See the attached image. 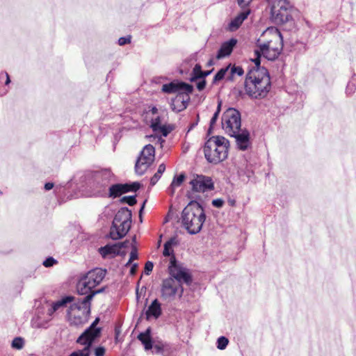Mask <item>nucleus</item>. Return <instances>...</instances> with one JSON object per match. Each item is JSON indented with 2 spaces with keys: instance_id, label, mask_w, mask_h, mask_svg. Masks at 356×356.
I'll list each match as a JSON object with an SVG mask.
<instances>
[{
  "instance_id": "4d7b16f0",
  "label": "nucleus",
  "mask_w": 356,
  "mask_h": 356,
  "mask_svg": "<svg viewBox=\"0 0 356 356\" xmlns=\"http://www.w3.org/2000/svg\"><path fill=\"white\" fill-rule=\"evenodd\" d=\"M209 74H210L209 71H208V72H202V78L208 76Z\"/></svg>"
},
{
  "instance_id": "f3484780",
  "label": "nucleus",
  "mask_w": 356,
  "mask_h": 356,
  "mask_svg": "<svg viewBox=\"0 0 356 356\" xmlns=\"http://www.w3.org/2000/svg\"><path fill=\"white\" fill-rule=\"evenodd\" d=\"M99 253L101 254L102 258H113L117 255H124L125 252H120L118 250V246H117L116 243L115 244H108L104 247H101L98 249Z\"/></svg>"
},
{
  "instance_id": "603ef678",
  "label": "nucleus",
  "mask_w": 356,
  "mask_h": 356,
  "mask_svg": "<svg viewBox=\"0 0 356 356\" xmlns=\"http://www.w3.org/2000/svg\"><path fill=\"white\" fill-rule=\"evenodd\" d=\"M53 187H54L53 183L48 182V183L45 184V185H44V188L46 191H49V190L51 189Z\"/></svg>"
},
{
  "instance_id": "79ce46f5",
  "label": "nucleus",
  "mask_w": 356,
  "mask_h": 356,
  "mask_svg": "<svg viewBox=\"0 0 356 356\" xmlns=\"http://www.w3.org/2000/svg\"><path fill=\"white\" fill-rule=\"evenodd\" d=\"M137 258H138L137 250H136V249L135 248H134L133 250H131V253H130V258H129V261L127 264V266L129 265L133 260H135Z\"/></svg>"
},
{
  "instance_id": "6ab92c4d",
  "label": "nucleus",
  "mask_w": 356,
  "mask_h": 356,
  "mask_svg": "<svg viewBox=\"0 0 356 356\" xmlns=\"http://www.w3.org/2000/svg\"><path fill=\"white\" fill-rule=\"evenodd\" d=\"M151 127L154 131L161 134L164 137L167 136L172 130L168 127L162 124L161 120L159 116L152 120Z\"/></svg>"
},
{
  "instance_id": "0eeeda50",
  "label": "nucleus",
  "mask_w": 356,
  "mask_h": 356,
  "mask_svg": "<svg viewBox=\"0 0 356 356\" xmlns=\"http://www.w3.org/2000/svg\"><path fill=\"white\" fill-rule=\"evenodd\" d=\"M222 128L226 134H236L241 129V118L240 113L234 108L227 109L222 116Z\"/></svg>"
},
{
  "instance_id": "dca6fc26",
  "label": "nucleus",
  "mask_w": 356,
  "mask_h": 356,
  "mask_svg": "<svg viewBox=\"0 0 356 356\" xmlns=\"http://www.w3.org/2000/svg\"><path fill=\"white\" fill-rule=\"evenodd\" d=\"M230 136L235 138L237 147L241 150L247 149L250 144V134L246 129H241L238 133L231 135Z\"/></svg>"
},
{
  "instance_id": "7c9ffc66",
  "label": "nucleus",
  "mask_w": 356,
  "mask_h": 356,
  "mask_svg": "<svg viewBox=\"0 0 356 356\" xmlns=\"http://www.w3.org/2000/svg\"><path fill=\"white\" fill-rule=\"evenodd\" d=\"M102 333L101 327H93L90 325V346L92 343L97 338H99Z\"/></svg>"
},
{
  "instance_id": "13d9d810",
  "label": "nucleus",
  "mask_w": 356,
  "mask_h": 356,
  "mask_svg": "<svg viewBox=\"0 0 356 356\" xmlns=\"http://www.w3.org/2000/svg\"><path fill=\"white\" fill-rule=\"evenodd\" d=\"M133 241L135 242L136 241V236H134L133 238Z\"/></svg>"
},
{
  "instance_id": "1a4fd4ad",
  "label": "nucleus",
  "mask_w": 356,
  "mask_h": 356,
  "mask_svg": "<svg viewBox=\"0 0 356 356\" xmlns=\"http://www.w3.org/2000/svg\"><path fill=\"white\" fill-rule=\"evenodd\" d=\"M155 149L152 145H145L140 152L135 164V171L139 175H143L154 161Z\"/></svg>"
},
{
  "instance_id": "8fccbe9b",
  "label": "nucleus",
  "mask_w": 356,
  "mask_h": 356,
  "mask_svg": "<svg viewBox=\"0 0 356 356\" xmlns=\"http://www.w3.org/2000/svg\"><path fill=\"white\" fill-rule=\"evenodd\" d=\"M206 86V81L205 80L200 81L197 84V88L199 90H202L205 88Z\"/></svg>"
},
{
  "instance_id": "4468645a",
  "label": "nucleus",
  "mask_w": 356,
  "mask_h": 356,
  "mask_svg": "<svg viewBox=\"0 0 356 356\" xmlns=\"http://www.w3.org/2000/svg\"><path fill=\"white\" fill-rule=\"evenodd\" d=\"M112 176L113 173L109 168H93L90 170V179H92L93 182L97 184L106 185Z\"/></svg>"
},
{
  "instance_id": "4c0bfd02",
  "label": "nucleus",
  "mask_w": 356,
  "mask_h": 356,
  "mask_svg": "<svg viewBox=\"0 0 356 356\" xmlns=\"http://www.w3.org/2000/svg\"><path fill=\"white\" fill-rule=\"evenodd\" d=\"M202 72L201 70V66L200 65H196L193 68V74L194 78H202Z\"/></svg>"
},
{
  "instance_id": "a211bd4d",
  "label": "nucleus",
  "mask_w": 356,
  "mask_h": 356,
  "mask_svg": "<svg viewBox=\"0 0 356 356\" xmlns=\"http://www.w3.org/2000/svg\"><path fill=\"white\" fill-rule=\"evenodd\" d=\"M236 42L237 40L234 38H232L229 40L224 42L221 45L218 52V54L216 56L217 58L220 59L229 56L232 53L235 45L236 44Z\"/></svg>"
},
{
  "instance_id": "f704fd0d",
  "label": "nucleus",
  "mask_w": 356,
  "mask_h": 356,
  "mask_svg": "<svg viewBox=\"0 0 356 356\" xmlns=\"http://www.w3.org/2000/svg\"><path fill=\"white\" fill-rule=\"evenodd\" d=\"M220 107H221V101L218 102L217 110L215 112V113L213 114L212 118L211 119V121H210V128H212L213 126L216 122L217 119L218 118V115H219L220 111Z\"/></svg>"
},
{
  "instance_id": "bb28decb",
  "label": "nucleus",
  "mask_w": 356,
  "mask_h": 356,
  "mask_svg": "<svg viewBox=\"0 0 356 356\" xmlns=\"http://www.w3.org/2000/svg\"><path fill=\"white\" fill-rule=\"evenodd\" d=\"M229 67V75L227 76L228 80H233L235 75L242 76L244 73L243 68L240 66L228 65Z\"/></svg>"
},
{
  "instance_id": "864d4df0",
  "label": "nucleus",
  "mask_w": 356,
  "mask_h": 356,
  "mask_svg": "<svg viewBox=\"0 0 356 356\" xmlns=\"http://www.w3.org/2000/svg\"><path fill=\"white\" fill-rule=\"evenodd\" d=\"M99 321H100V318H99V317H97V318L95 319V321H94L90 324V325H92V327H97V324L99 323Z\"/></svg>"
},
{
  "instance_id": "5fc2aeb1",
  "label": "nucleus",
  "mask_w": 356,
  "mask_h": 356,
  "mask_svg": "<svg viewBox=\"0 0 356 356\" xmlns=\"http://www.w3.org/2000/svg\"><path fill=\"white\" fill-rule=\"evenodd\" d=\"M136 268H137V264H134V265L132 266V267L131 268L130 273H131V275H134V274H135V273H136Z\"/></svg>"
},
{
  "instance_id": "4be33fe9",
  "label": "nucleus",
  "mask_w": 356,
  "mask_h": 356,
  "mask_svg": "<svg viewBox=\"0 0 356 356\" xmlns=\"http://www.w3.org/2000/svg\"><path fill=\"white\" fill-rule=\"evenodd\" d=\"M249 11H243L234 17L229 24V29L232 31L236 30L247 18Z\"/></svg>"
},
{
  "instance_id": "aec40b11",
  "label": "nucleus",
  "mask_w": 356,
  "mask_h": 356,
  "mask_svg": "<svg viewBox=\"0 0 356 356\" xmlns=\"http://www.w3.org/2000/svg\"><path fill=\"white\" fill-rule=\"evenodd\" d=\"M73 300L74 297L68 296L63 297L55 302H53L51 308H49L47 311V314L51 316L55 312L59 310L61 307H65L67 303L72 302Z\"/></svg>"
},
{
  "instance_id": "9d476101",
  "label": "nucleus",
  "mask_w": 356,
  "mask_h": 356,
  "mask_svg": "<svg viewBox=\"0 0 356 356\" xmlns=\"http://www.w3.org/2000/svg\"><path fill=\"white\" fill-rule=\"evenodd\" d=\"M168 268L171 275L170 278H173L175 281L180 283L181 285H182L183 283L189 285L192 282L189 270L184 267L181 264H177L175 256L170 257Z\"/></svg>"
},
{
  "instance_id": "6e6d98bb",
  "label": "nucleus",
  "mask_w": 356,
  "mask_h": 356,
  "mask_svg": "<svg viewBox=\"0 0 356 356\" xmlns=\"http://www.w3.org/2000/svg\"><path fill=\"white\" fill-rule=\"evenodd\" d=\"M150 111L152 112V114H156L157 113L158 109L154 106L151 108Z\"/></svg>"
},
{
  "instance_id": "6e6552de",
  "label": "nucleus",
  "mask_w": 356,
  "mask_h": 356,
  "mask_svg": "<svg viewBox=\"0 0 356 356\" xmlns=\"http://www.w3.org/2000/svg\"><path fill=\"white\" fill-rule=\"evenodd\" d=\"M292 6L288 0H274L271 7V15L277 23H285L291 18Z\"/></svg>"
},
{
  "instance_id": "20e7f679",
  "label": "nucleus",
  "mask_w": 356,
  "mask_h": 356,
  "mask_svg": "<svg viewBox=\"0 0 356 356\" xmlns=\"http://www.w3.org/2000/svg\"><path fill=\"white\" fill-rule=\"evenodd\" d=\"M229 147V140L223 136H212L204 147L206 159L211 163L217 164L227 158Z\"/></svg>"
},
{
  "instance_id": "f8f14e48",
  "label": "nucleus",
  "mask_w": 356,
  "mask_h": 356,
  "mask_svg": "<svg viewBox=\"0 0 356 356\" xmlns=\"http://www.w3.org/2000/svg\"><path fill=\"white\" fill-rule=\"evenodd\" d=\"M79 303H80L79 305H72L70 307L71 311L69 312V321L71 324L75 325H82L88 320L89 307H87V304L82 305L81 302Z\"/></svg>"
},
{
  "instance_id": "09e8293b",
  "label": "nucleus",
  "mask_w": 356,
  "mask_h": 356,
  "mask_svg": "<svg viewBox=\"0 0 356 356\" xmlns=\"http://www.w3.org/2000/svg\"><path fill=\"white\" fill-rule=\"evenodd\" d=\"M238 3L241 7H245L248 6L252 0H237Z\"/></svg>"
},
{
  "instance_id": "a18cd8bd",
  "label": "nucleus",
  "mask_w": 356,
  "mask_h": 356,
  "mask_svg": "<svg viewBox=\"0 0 356 356\" xmlns=\"http://www.w3.org/2000/svg\"><path fill=\"white\" fill-rule=\"evenodd\" d=\"M4 78H6L5 84L8 85L10 82V79L7 72H2L0 74V79H3Z\"/></svg>"
},
{
  "instance_id": "de8ad7c7",
  "label": "nucleus",
  "mask_w": 356,
  "mask_h": 356,
  "mask_svg": "<svg viewBox=\"0 0 356 356\" xmlns=\"http://www.w3.org/2000/svg\"><path fill=\"white\" fill-rule=\"evenodd\" d=\"M103 290H104V288H101L100 289H98V290H94V289H92V287L90 286V300L92 298V297H93L95 295H96V294H97V293H100V292L103 291Z\"/></svg>"
},
{
  "instance_id": "412c9836",
  "label": "nucleus",
  "mask_w": 356,
  "mask_h": 356,
  "mask_svg": "<svg viewBox=\"0 0 356 356\" xmlns=\"http://www.w3.org/2000/svg\"><path fill=\"white\" fill-rule=\"evenodd\" d=\"M161 314V305L157 299L152 301L151 305L149 306L148 309L146 312L147 318L149 319L151 317L158 318Z\"/></svg>"
},
{
  "instance_id": "f257e3e1",
  "label": "nucleus",
  "mask_w": 356,
  "mask_h": 356,
  "mask_svg": "<svg viewBox=\"0 0 356 356\" xmlns=\"http://www.w3.org/2000/svg\"><path fill=\"white\" fill-rule=\"evenodd\" d=\"M283 48V39L280 31L275 27L268 28L257 40V49L254 50L256 58L252 59L256 66H260L262 56L269 60H275Z\"/></svg>"
},
{
  "instance_id": "2f4dec72",
  "label": "nucleus",
  "mask_w": 356,
  "mask_h": 356,
  "mask_svg": "<svg viewBox=\"0 0 356 356\" xmlns=\"http://www.w3.org/2000/svg\"><path fill=\"white\" fill-rule=\"evenodd\" d=\"M167 346L168 345L162 341L155 342L154 345L152 344V348L156 353H162Z\"/></svg>"
},
{
  "instance_id": "052dcab7",
  "label": "nucleus",
  "mask_w": 356,
  "mask_h": 356,
  "mask_svg": "<svg viewBox=\"0 0 356 356\" xmlns=\"http://www.w3.org/2000/svg\"><path fill=\"white\" fill-rule=\"evenodd\" d=\"M1 193H2V192L0 191V194H1Z\"/></svg>"
},
{
  "instance_id": "39448f33",
  "label": "nucleus",
  "mask_w": 356,
  "mask_h": 356,
  "mask_svg": "<svg viewBox=\"0 0 356 356\" xmlns=\"http://www.w3.org/2000/svg\"><path fill=\"white\" fill-rule=\"evenodd\" d=\"M161 90L165 93L177 92V96L172 100L171 108L176 112L185 109L189 101V94L193 92V86L183 82H171L163 84Z\"/></svg>"
},
{
  "instance_id": "a19ab883",
  "label": "nucleus",
  "mask_w": 356,
  "mask_h": 356,
  "mask_svg": "<svg viewBox=\"0 0 356 356\" xmlns=\"http://www.w3.org/2000/svg\"><path fill=\"white\" fill-rule=\"evenodd\" d=\"M224 200L221 198L215 199L212 201V205L216 208H221L224 204Z\"/></svg>"
},
{
  "instance_id": "ea45409f",
  "label": "nucleus",
  "mask_w": 356,
  "mask_h": 356,
  "mask_svg": "<svg viewBox=\"0 0 356 356\" xmlns=\"http://www.w3.org/2000/svg\"><path fill=\"white\" fill-rule=\"evenodd\" d=\"M56 261L53 257H49L43 261V265L45 267H51L56 264Z\"/></svg>"
},
{
  "instance_id": "72a5a7b5",
  "label": "nucleus",
  "mask_w": 356,
  "mask_h": 356,
  "mask_svg": "<svg viewBox=\"0 0 356 356\" xmlns=\"http://www.w3.org/2000/svg\"><path fill=\"white\" fill-rule=\"evenodd\" d=\"M12 346L16 349H21L24 346V340L21 337H16L12 342Z\"/></svg>"
},
{
  "instance_id": "a878e982",
  "label": "nucleus",
  "mask_w": 356,
  "mask_h": 356,
  "mask_svg": "<svg viewBox=\"0 0 356 356\" xmlns=\"http://www.w3.org/2000/svg\"><path fill=\"white\" fill-rule=\"evenodd\" d=\"M177 244V241L175 238H170L164 244L163 254L165 257L171 256L172 257V256H174L172 247L174 245H176Z\"/></svg>"
},
{
  "instance_id": "9b49d317",
  "label": "nucleus",
  "mask_w": 356,
  "mask_h": 356,
  "mask_svg": "<svg viewBox=\"0 0 356 356\" xmlns=\"http://www.w3.org/2000/svg\"><path fill=\"white\" fill-rule=\"evenodd\" d=\"M183 292L182 285L173 278H167L163 281L161 293L164 300L170 301L175 299L176 296L181 298Z\"/></svg>"
},
{
  "instance_id": "423d86ee",
  "label": "nucleus",
  "mask_w": 356,
  "mask_h": 356,
  "mask_svg": "<svg viewBox=\"0 0 356 356\" xmlns=\"http://www.w3.org/2000/svg\"><path fill=\"white\" fill-rule=\"evenodd\" d=\"M131 225V212L127 208L120 209L115 214L110 229V237L113 240L123 238Z\"/></svg>"
},
{
  "instance_id": "c9c22d12",
  "label": "nucleus",
  "mask_w": 356,
  "mask_h": 356,
  "mask_svg": "<svg viewBox=\"0 0 356 356\" xmlns=\"http://www.w3.org/2000/svg\"><path fill=\"white\" fill-rule=\"evenodd\" d=\"M106 348L104 346H95L93 348L94 356H104Z\"/></svg>"
},
{
  "instance_id": "c03bdc74",
  "label": "nucleus",
  "mask_w": 356,
  "mask_h": 356,
  "mask_svg": "<svg viewBox=\"0 0 356 356\" xmlns=\"http://www.w3.org/2000/svg\"><path fill=\"white\" fill-rule=\"evenodd\" d=\"M161 175L160 174H157V172H156L154 176L151 178V180H150V184L152 186H154L156 184V182L159 181V179L161 178Z\"/></svg>"
},
{
  "instance_id": "58836bf2",
  "label": "nucleus",
  "mask_w": 356,
  "mask_h": 356,
  "mask_svg": "<svg viewBox=\"0 0 356 356\" xmlns=\"http://www.w3.org/2000/svg\"><path fill=\"white\" fill-rule=\"evenodd\" d=\"M131 36L128 35L127 37H121L118 40V44L120 46L129 44L131 42Z\"/></svg>"
},
{
  "instance_id": "5701e85b",
  "label": "nucleus",
  "mask_w": 356,
  "mask_h": 356,
  "mask_svg": "<svg viewBox=\"0 0 356 356\" xmlns=\"http://www.w3.org/2000/svg\"><path fill=\"white\" fill-rule=\"evenodd\" d=\"M106 273V270L102 268H95L90 270V284H92L91 280L94 286L99 284L104 278Z\"/></svg>"
},
{
  "instance_id": "ddd939ff",
  "label": "nucleus",
  "mask_w": 356,
  "mask_h": 356,
  "mask_svg": "<svg viewBox=\"0 0 356 356\" xmlns=\"http://www.w3.org/2000/svg\"><path fill=\"white\" fill-rule=\"evenodd\" d=\"M189 184L193 191L197 193H204L213 188L211 178L204 175H193Z\"/></svg>"
},
{
  "instance_id": "bf43d9fd",
  "label": "nucleus",
  "mask_w": 356,
  "mask_h": 356,
  "mask_svg": "<svg viewBox=\"0 0 356 356\" xmlns=\"http://www.w3.org/2000/svg\"><path fill=\"white\" fill-rule=\"evenodd\" d=\"M350 85L349 84V85L348 86V90H349V89H350Z\"/></svg>"
},
{
  "instance_id": "37998d69",
  "label": "nucleus",
  "mask_w": 356,
  "mask_h": 356,
  "mask_svg": "<svg viewBox=\"0 0 356 356\" xmlns=\"http://www.w3.org/2000/svg\"><path fill=\"white\" fill-rule=\"evenodd\" d=\"M153 267H154V265H153L152 262H151V261L146 262L145 266V273L147 275H149V273L152 271Z\"/></svg>"
},
{
  "instance_id": "7ed1b4c3",
  "label": "nucleus",
  "mask_w": 356,
  "mask_h": 356,
  "mask_svg": "<svg viewBox=\"0 0 356 356\" xmlns=\"http://www.w3.org/2000/svg\"><path fill=\"white\" fill-rule=\"evenodd\" d=\"M205 219L204 209L197 202L189 203L181 213L182 225L191 234L200 232Z\"/></svg>"
},
{
  "instance_id": "cd10ccee",
  "label": "nucleus",
  "mask_w": 356,
  "mask_h": 356,
  "mask_svg": "<svg viewBox=\"0 0 356 356\" xmlns=\"http://www.w3.org/2000/svg\"><path fill=\"white\" fill-rule=\"evenodd\" d=\"M122 189V193H125L131 191H136L140 188L138 182H133L131 184H120Z\"/></svg>"
},
{
  "instance_id": "b1692460",
  "label": "nucleus",
  "mask_w": 356,
  "mask_h": 356,
  "mask_svg": "<svg viewBox=\"0 0 356 356\" xmlns=\"http://www.w3.org/2000/svg\"><path fill=\"white\" fill-rule=\"evenodd\" d=\"M138 339L142 342L144 345L145 349L146 350H150L152 348V343L150 337V329L148 328L145 332L139 334L138 336Z\"/></svg>"
},
{
  "instance_id": "49530a36",
  "label": "nucleus",
  "mask_w": 356,
  "mask_h": 356,
  "mask_svg": "<svg viewBox=\"0 0 356 356\" xmlns=\"http://www.w3.org/2000/svg\"><path fill=\"white\" fill-rule=\"evenodd\" d=\"M129 241H125L124 242L117 243L116 245L118 246V250L120 252H122L121 250L122 248H127L128 246Z\"/></svg>"
},
{
  "instance_id": "c85d7f7f",
  "label": "nucleus",
  "mask_w": 356,
  "mask_h": 356,
  "mask_svg": "<svg viewBox=\"0 0 356 356\" xmlns=\"http://www.w3.org/2000/svg\"><path fill=\"white\" fill-rule=\"evenodd\" d=\"M229 75V67L226 66L225 67L221 68L218 73L215 75L213 78V83L219 81L224 78L227 79V76Z\"/></svg>"
},
{
  "instance_id": "473e14b6",
  "label": "nucleus",
  "mask_w": 356,
  "mask_h": 356,
  "mask_svg": "<svg viewBox=\"0 0 356 356\" xmlns=\"http://www.w3.org/2000/svg\"><path fill=\"white\" fill-rule=\"evenodd\" d=\"M229 343L228 339L225 337H220L217 341V348L220 350H224Z\"/></svg>"
},
{
  "instance_id": "c756f323",
  "label": "nucleus",
  "mask_w": 356,
  "mask_h": 356,
  "mask_svg": "<svg viewBox=\"0 0 356 356\" xmlns=\"http://www.w3.org/2000/svg\"><path fill=\"white\" fill-rule=\"evenodd\" d=\"M122 189L120 187V184H114L109 188V195L111 197H117L122 195Z\"/></svg>"
},
{
  "instance_id": "f03ea898",
  "label": "nucleus",
  "mask_w": 356,
  "mask_h": 356,
  "mask_svg": "<svg viewBox=\"0 0 356 356\" xmlns=\"http://www.w3.org/2000/svg\"><path fill=\"white\" fill-rule=\"evenodd\" d=\"M270 89V80L268 70L254 66L250 69L245 81L246 93L252 98H264Z\"/></svg>"
},
{
  "instance_id": "e433bc0d",
  "label": "nucleus",
  "mask_w": 356,
  "mask_h": 356,
  "mask_svg": "<svg viewBox=\"0 0 356 356\" xmlns=\"http://www.w3.org/2000/svg\"><path fill=\"white\" fill-rule=\"evenodd\" d=\"M120 201L122 202L127 203L130 206H133L136 203L135 196H124L121 198Z\"/></svg>"
},
{
  "instance_id": "2eb2a0df",
  "label": "nucleus",
  "mask_w": 356,
  "mask_h": 356,
  "mask_svg": "<svg viewBox=\"0 0 356 356\" xmlns=\"http://www.w3.org/2000/svg\"><path fill=\"white\" fill-rule=\"evenodd\" d=\"M88 273L83 275L76 284V291L79 295L84 296L81 300H79V302H81L82 305L89 302V280L88 279Z\"/></svg>"
},
{
  "instance_id": "393cba45",
  "label": "nucleus",
  "mask_w": 356,
  "mask_h": 356,
  "mask_svg": "<svg viewBox=\"0 0 356 356\" xmlns=\"http://www.w3.org/2000/svg\"><path fill=\"white\" fill-rule=\"evenodd\" d=\"M185 179L184 174H181L177 177H175L170 187L168 188V193L172 195L175 193V189L180 186Z\"/></svg>"
},
{
  "instance_id": "3c124183",
  "label": "nucleus",
  "mask_w": 356,
  "mask_h": 356,
  "mask_svg": "<svg viewBox=\"0 0 356 356\" xmlns=\"http://www.w3.org/2000/svg\"><path fill=\"white\" fill-rule=\"evenodd\" d=\"M165 165L163 163H161L159 165L156 172L158 175L159 174L162 175L163 172L165 171Z\"/></svg>"
}]
</instances>
